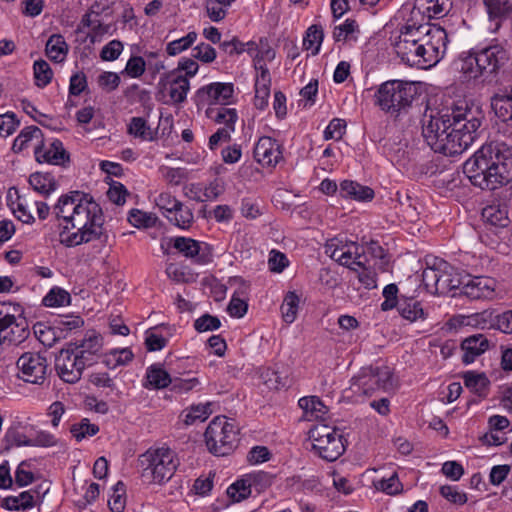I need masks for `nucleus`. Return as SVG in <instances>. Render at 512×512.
Here are the masks:
<instances>
[{"label": "nucleus", "instance_id": "obj_56", "mask_svg": "<svg viewBox=\"0 0 512 512\" xmlns=\"http://www.w3.org/2000/svg\"><path fill=\"white\" fill-rule=\"evenodd\" d=\"M33 69L37 86L44 87L51 82L53 72L45 60L35 61Z\"/></svg>", "mask_w": 512, "mask_h": 512}, {"label": "nucleus", "instance_id": "obj_1", "mask_svg": "<svg viewBox=\"0 0 512 512\" xmlns=\"http://www.w3.org/2000/svg\"><path fill=\"white\" fill-rule=\"evenodd\" d=\"M53 213L62 221L59 240L66 247L91 242L103 234L104 216L101 207L78 191L62 195L53 207Z\"/></svg>", "mask_w": 512, "mask_h": 512}, {"label": "nucleus", "instance_id": "obj_35", "mask_svg": "<svg viewBox=\"0 0 512 512\" xmlns=\"http://www.w3.org/2000/svg\"><path fill=\"white\" fill-rule=\"evenodd\" d=\"M68 50V44L60 34H53L47 40L45 47L46 55L56 63H61L65 60Z\"/></svg>", "mask_w": 512, "mask_h": 512}, {"label": "nucleus", "instance_id": "obj_4", "mask_svg": "<svg viewBox=\"0 0 512 512\" xmlns=\"http://www.w3.org/2000/svg\"><path fill=\"white\" fill-rule=\"evenodd\" d=\"M418 89L415 83L403 80H389L382 83L375 92V104L379 108L392 115L398 116L407 111Z\"/></svg>", "mask_w": 512, "mask_h": 512}, {"label": "nucleus", "instance_id": "obj_11", "mask_svg": "<svg viewBox=\"0 0 512 512\" xmlns=\"http://www.w3.org/2000/svg\"><path fill=\"white\" fill-rule=\"evenodd\" d=\"M451 123V107L442 111L431 110L430 113L424 114L422 135L435 152L439 149L441 142L445 140V136L451 128Z\"/></svg>", "mask_w": 512, "mask_h": 512}, {"label": "nucleus", "instance_id": "obj_43", "mask_svg": "<svg viewBox=\"0 0 512 512\" xmlns=\"http://www.w3.org/2000/svg\"><path fill=\"white\" fill-rule=\"evenodd\" d=\"M359 25L353 19H347L343 24L334 28L333 39L336 42L353 41L358 39Z\"/></svg>", "mask_w": 512, "mask_h": 512}, {"label": "nucleus", "instance_id": "obj_58", "mask_svg": "<svg viewBox=\"0 0 512 512\" xmlns=\"http://www.w3.org/2000/svg\"><path fill=\"white\" fill-rule=\"evenodd\" d=\"M125 504V486L122 482H118L113 488V494L108 500V505L112 512H123Z\"/></svg>", "mask_w": 512, "mask_h": 512}, {"label": "nucleus", "instance_id": "obj_26", "mask_svg": "<svg viewBox=\"0 0 512 512\" xmlns=\"http://www.w3.org/2000/svg\"><path fill=\"white\" fill-rule=\"evenodd\" d=\"M439 269L441 271L439 294H446L451 290L460 289L465 283L466 278L461 277L456 270L446 261L439 260Z\"/></svg>", "mask_w": 512, "mask_h": 512}, {"label": "nucleus", "instance_id": "obj_25", "mask_svg": "<svg viewBox=\"0 0 512 512\" xmlns=\"http://www.w3.org/2000/svg\"><path fill=\"white\" fill-rule=\"evenodd\" d=\"M477 324L482 328H496L504 333H512V310L497 315L484 311L477 315Z\"/></svg>", "mask_w": 512, "mask_h": 512}, {"label": "nucleus", "instance_id": "obj_59", "mask_svg": "<svg viewBox=\"0 0 512 512\" xmlns=\"http://www.w3.org/2000/svg\"><path fill=\"white\" fill-rule=\"evenodd\" d=\"M464 383L471 391L481 394L488 385V379L484 374L467 372L464 374Z\"/></svg>", "mask_w": 512, "mask_h": 512}, {"label": "nucleus", "instance_id": "obj_13", "mask_svg": "<svg viewBox=\"0 0 512 512\" xmlns=\"http://www.w3.org/2000/svg\"><path fill=\"white\" fill-rule=\"evenodd\" d=\"M325 253L340 265L353 271H357V266L363 265L362 254L364 249L352 241L347 242L338 238L330 239L325 245Z\"/></svg>", "mask_w": 512, "mask_h": 512}, {"label": "nucleus", "instance_id": "obj_34", "mask_svg": "<svg viewBox=\"0 0 512 512\" xmlns=\"http://www.w3.org/2000/svg\"><path fill=\"white\" fill-rule=\"evenodd\" d=\"M438 258H433L432 261L427 260V267L422 272V281L425 288L432 294H439L441 271L439 269Z\"/></svg>", "mask_w": 512, "mask_h": 512}, {"label": "nucleus", "instance_id": "obj_12", "mask_svg": "<svg viewBox=\"0 0 512 512\" xmlns=\"http://www.w3.org/2000/svg\"><path fill=\"white\" fill-rule=\"evenodd\" d=\"M396 54L403 62L418 67L420 63V24L405 25L393 43Z\"/></svg>", "mask_w": 512, "mask_h": 512}, {"label": "nucleus", "instance_id": "obj_17", "mask_svg": "<svg viewBox=\"0 0 512 512\" xmlns=\"http://www.w3.org/2000/svg\"><path fill=\"white\" fill-rule=\"evenodd\" d=\"M30 336L27 319L0 318V353L9 346H18Z\"/></svg>", "mask_w": 512, "mask_h": 512}, {"label": "nucleus", "instance_id": "obj_62", "mask_svg": "<svg viewBox=\"0 0 512 512\" xmlns=\"http://www.w3.org/2000/svg\"><path fill=\"white\" fill-rule=\"evenodd\" d=\"M440 494L454 504L463 505L467 502V495L456 486L444 485L440 488Z\"/></svg>", "mask_w": 512, "mask_h": 512}, {"label": "nucleus", "instance_id": "obj_49", "mask_svg": "<svg viewBox=\"0 0 512 512\" xmlns=\"http://www.w3.org/2000/svg\"><path fill=\"white\" fill-rule=\"evenodd\" d=\"M490 18H502L512 14V2L510 0H484Z\"/></svg>", "mask_w": 512, "mask_h": 512}, {"label": "nucleus", "instance_id": "obj_3", "mask_svg": "<svg viewBox=\"0 0 512 512\" xmlns=\"http://www.w3.org/2000/svg\"><path fill=\"white\" fill-rule=\"evenodd\" d=\"M451 128L436 153L446 156L462 154L471 146L478 135V129L484 119L480 106L466 100L456 101L451 106Z\"/></svg>", "mask_w": 512, "mask_h": 512}, {"label": "nucleus", "instance_id": "obj_2", "mask_svg": "<svg viewBox=\"0 0 512 512\" xmlns=\"http://www.w3.org/2000/svg\"><path fill=\"white\" fill-rule=\"evenodd\" d=\"M503 145H483L463 165L472 185L482 190H495L512 180V154Z\"/></svg>", "mask_w": 512, "mask_h": 512}, {"label": "nucleus", "instance_id": "obj_15", "mask_svg": "<svg viewBox=\"0 0 512 512\" xmlns=\"http://www.w3.org/2000/svg\"><path fill=\"white\" fill-rule=\"evenodd\" d=\"M234 86L232 83L215 82L197 90L195 102L198 107L214 105L227 106L232 102Z\"/></svg>", "mask_w": 512, "mask_h": 512}, {"label": "nucleus", "instance_id": "obj_51", "mask_svg": "<svg viewBox=\"0 0 512 512\" xmlns=\"http://www.w3.org/2000/svg\"><path fill=\"white\" fill-rule=\"evenodd\" d=\"M246 475L251 486V491L255 490L257 493H261L268 489L274 480L273 475L264 471L252 472Z\"/></svg>", "mask_w": 512, "mask_h": 512}, {"label": "nucleus", "instance_id": "obj_55", "mask_svg": "<svg viewBox=\"0 0 512 512\" xmlns=\"http://www.w3.org/2000/svg\"><path fill=\"white\" fill-rule=\"evenodd\" d=\"M173 246L185 257L191 258L198 255L200 249L198 241L186 237H176Z\"/></svg>", "mask_w": 512, "mask_h": 512}, {"label": "nucleus", "instance_id": "obj_14", "mask_svg": "<svg viewBox=\"0 0 512 512\" xmlns=\"http://www.w3.org/2000/svg\"><path fill=\"white\" fill-rule=\"evenodd\" d=\"M86 367L89 366L69 345L67 348L61 349L55 359L56 372L66 383L74 384L78 382Z\"/></svg>", "mask_w": 512, "mask_h": 512}, {"label": "nucleus", "instance_id": "obj_8", "mask_svg": "<svg viewBox=\"0 0 512 512\" xmlns=\"http://www.w3.org/2000/svg\"><path fill=\"white\" fill-rule=\"evenodd\" d=\"M448 35L439 25L420 24V63L418 68L435 66L445 55Z\"/></svg>", "mask_w": 512, "mask_h": 512}, {"label": "nucleus", "instance_id": "obj_42", "mask_svg": "<svg viewBox=\"0 0 512 512\" xmlns=\"http://www.w3.org/2000/svg\"><path fill=\"white\" fill-rule=\"evenodd\" d=\"M133 353L129 348L113 349L103 356V363L109 369L127 365L133 360Z\"/></svg>", "mask_w": 512, "mask_h": 512}, {"label": "nucleus", "instance_id": "obj_57", "mask_svg": "<svg viewBox=\"0 0 512 512\" xmlns=\"http://www.w3.org/2000/svg\"><path fill=\"white\" fill-rule=\"evenodd\" d=\"M99 431V427L91 424L88 419H82L81 422L71 426L70 432L77 441H81L86 436H94Z\"/></svg>", "mask_w": 512, "mask_h": 512}, {"label": "nucleus", "instance_id": "obj_36", "mask_svg": "<svg viewBox=\"0 0 512 512\" xmlns=\"http://www.w3.org/2000/svg\"><path fill=\"white\" fill-rule=\"evenodd\" d=\"M340 193L343 197H350L358 201H368L374 197V191L370 187L349 180L340 184Z\"/></svg>", "mask_w": 512, "mask_h": 512}, {"label": "nucleus", "instance_id": "obj_28", "mask_svg": "<svg viewBox=\"0 0 512 512\" xmlns=\"http://www.w3.org/2000/svg\"><path fill=\"white\" fill-rule=\"evenodd\" d=\"M298 403L304 411L306 420L325 421L327 419L328 407L318 397H303Z\"/></svg>", "mask_w": 512, "mask_h": 512}, {"label": "nucleus", "instance_id": "obj_63", "mask_svg": "<svg viewBox=\"0 0 512 512\" xmlns=\"http://www.w3.org/2000/svg\"><path fill=\"white\" fill-rule=\"evenodd\" d=\"M375 486L378 490H381L389 495H395L402 489V485L396 473H393L387 479H381L375 484Z\"/></svg>", "mask_w": 512, "mask_h": 512}, {"label": "nucleus", "instance_id": "obj_29", "mask_svg": "<svg viewBox=\"0 0 512 512\" xmlns=\"http://www.w3.org/2000/svg\"><path fill=\"white\" fill-rule=\"evenodd\" d=\"M454 66L467 80L476 79L483 75L476 53L464 52L460 54L454 62Z\"/></svg>", "mask_w": 512, "mask_h": 512}, {"label": "nucleus", "instance_id": "obj_37", "mask_svg": "<svg viewBox=\"0 0 512 512\" xmlns=\"http://www.w3.org/2000/svg\"><path fill=\"white\" fill-rule=\"evenodd\" d=\"M248 51L256 50L257 53L254 56V66L255 69L262 72L263 69H268L265 65V61H272L275 58V51L270 47L268 41L265 39H261L259 44H255L253 42L247 43Z\"/></svg>", "mask_w": 512, "mask_h": 512}, {"label": "nucleus", "instance_id": "obj_52", "mask_svg": "<svg viewBox=\"0 0 512 512\" xmlns=\"http://www.w3.org/2000/svg\"><path fill=\"white\" fill-rule=\"evenodd\" d=\"M129 134L144 141L153 140V134L147 122L142 117H133L128 126Z\"/></svg>", "mask_w": 512, "mask_h": 512}, {"label": "nucleus", "instance_id": "obj_39", "mask_svg": "<svg viewBox=\"0 0 512 512\" xmlns=\"http://www.w3.org/2000/svg\"><path fill=\"white\" fill-rule=\"evenodd\" d=\"M397 309L400 315L410 322H415L419 319L424 320L426 317L420 302L413 298L399 300Z\"/></svg>", "mask_w": 512, "mask_h": 512}, {"label": "nucleus", "instance_id": "obj_50", "mask_svg": "<svg viewBox=\"0 0 512 512\" xmlns=\"http://www.w3.org/2000/svg\"><path fill=\"white\" fill-rule=\"evenodd\" d=\"M198 34L195 31L189 32L186 36L173 40L166 45V53L169 56H176L189 49L197 40Z\"/></svg>", "mask_w": 512, "mask_h": 512}, {"label": "nucleus", "instance_id": "obj_54", "mask_svg": "<svg viewBox=\"0 0 512 512\" xmlns=\"http://www.w3.org/2000/svg\"><path fill=\"white\" fill-rule=\"evenodd\" d=\"M33 332L38 341L47 347H52L57 340L54 328L38 322L33 326Z\"/></svg>", "mask_w": 512, "mask_h": 512}, {"label": "nucleus", "instance_id": "obj_21", "mask_svg": "<svg viewBox=\"0 0 512 512\" xmlns=\"http://www.w3.org/2000/svg\"><path fill=\"white\" fill-rule=\"evenodd\" d=\"M450 6L451 0H414L411 14L415 19L418 16L428 20L440 18L447 14Z\"/></svg>", "mask_w": 512, "mask_h": 512}, {"label": "nucleus", "instance_id": "obj_7", "mask_svg": "<svg viewBox=\"0 0 512 512\" xmlns=\"http://www.w3.org/2000/svg\"><path fill=\"white\" fill-rule=\"evenodd\" d=\"M239 429L234 420L225 416L215 417L205 431V442L208 450L216 456L230 454L239 441Z\"/></svg>", "mask_w": 512, "mask_h": 512}, {"label": "nucleus", "instance_id": "obj_30", "mask_svg": "<svg viewBox=\"0 0 512 512\" xmlns=\"http://www.w3.org/2000/svg\"><path fill=\"white\" fill-rule=\"evenodd\" d=\"M491 107L499 119L512 121V87L495 94L491 99Z\"/></svg>", "mask_w": 512, "mask_h": 512}, {"label": "nucleus", "instance_id": "obj_40", "mask_svg": "<svg viewBox=\"0 0 512 512\" xmlns=\"http://www.w3.org/2000/svg\"><path fill=\"white\" fill-rule=\"evenodd\" d=\"M29 183L35 191L43 195H49L57 188V182L50 173H33L29 177Z\"/></svg>", "mask_w": 512, "mask_h": 512}, {"label": "nucleus", "instance_id": "obj_46", "mask_svg": "<svg viewBox=\"0 0 512 512\" xmlns=\"http://www.w3.org/2000/svg\"><path fill=\"white\" fill-rule=\"evenodd\" d=\"M226 492L227 496L233 502H241L242 500L248 498L251 495L252 491L249 481L247 479V475H244L243 477L237 479L234 483H232L227 488Z\"/></svg>", "mask_w": 512, "mask_h": 512}, {"label": "nucleus", "instance_id": "obj_48", "mask_svg": "<svg viewBox=\"0 0 512 512\" xmlns=\"http://www.w3.org/2000/svg\"><path fill=\"white\" fill-rule=\"evenodd\" d=\"M300 299L295 292H289L281 305L282 318L287 324L296 320Z\"/></svg>", "mask_w": 512, "mask_h": 512}, {"label": "nucleus", "instance_id": "obj_10", "mask_svg": "<svg viewBox=\"0 0 512 512\" xmlns=\"http://www.w3.org/2000/svg\"><path fill=\"white\" fill-rule=\"evenodd\" d=\"M16 368L17 377L26 383L43 386L47 382L48 360L40 352L22 353L16 361Z\"/></svg>", "mask_w": 512, "mask_h": 512}, {"label": "nucleus", "instance_id": "obj_41", "mask_svg": "<svg viewBox=\"0 0 512 512\" xmlns=\"http://www.w3.org/2000/svg\"><path fill=\"white\" fill-rule=\"evenodd\" d=\"M165 216L172 224L181 229L190 228L194 222L192 209L185 206L182 202H179V206L172 213L165 214Z\"/></svg>", "mask_w": 512, "mask_h": 512}, {"label": "nucleus", "instance_id": "obj_61", "mask_svg": "<svg viewBox=\"0 0 512 512\" xmlns=\"http://www.w3.org/2000/svg\"><path fill=\"white\" fill-rule=\"evenodd\" d=\"M346 123L344 120L339 118H334L330 121L329 125L326 127L324 131V139L325 140H340L345 134Z\"/></svg>", "mask_w": 512, "mask_h": 512}, {"label": "nucleus", "instance_id": "obj_19", "mask_svg": "<svg viewBox=\"0 0 512 512\" xmlns=\"http://www.w3.org/2000/svg\"><path fill=\"white\" fill-rule=\"evenodd\" d=\"M35 157L39 163H48L52 165H64L69 161V154L64 149L60 140L54 139L48 144L42 143L35 146Z\"/></svg>", "mask_w": 512, "mask_h": 512}, {"label": "nucleus", "instance_id": "obj_27", "mask_svg": "<svg viewBox=\"0 0 512 512\" xmlns=\"http://www.w3.org/2000/svg\"><path fill=\"white\" fill-rule=\"evenodd\" d=\"M165 88L173 103H182L190 89L189 79L181 73L173 72L169 75Z\"/></svg>", "mask_w": 512, "mask_h": 512}, {"label": "nucleus", "instance_id": "obj_16", "mask_svg": "<svg viewBox=\"0 0 512 512\" xmlns=\"http://www.w3.org/2000/svg\"><path fill=\"white\" fill-rule=\"evenodd\" d=\"M68 345L90 367L95 364L101 356L103 339L96 331L89 330L81 339H77Z\"/></svg>", "mask_w": 512, "mask_h": 512}, {"label": "nucleus", "instance_id": "obj_31", "mask_svg": "<svg viewBox=\"0 0 512 512\" xmlns=\"http://www.w3.org/2000/svg\"><path fill=\"white\" fill-rule=\"evenodd\" d=\"M271 78L269 69H263L257 74L255 81L254 105L257 109L263 110L268 106L270 96Z\"/></svg>", "mask_w": 512, "mask_h": 512}, {"label": "nucleus", "instance_id": "obj_47", "mask_svg": "<svg viewBox=\"0 0 512 512\" xmlns=\"http://www.w3.org/2000/svg\"><path fill=\"white\" fill-rule=\"evenodd\" d=\"M323 38L324 33L322 27L312 25L306 31V35L303 39V47L306 50H311L312 55H316L319 53Z\"/></svg>", "mask_w": 512, "mask_h": 512}, {"label": "nucleus", "instance_id": "obj_53", "mask_svg": "<svg viewBox=\"0 0 512 512\" xmlns=\"http://www.w3.org/2000/svg\"><path fill=\"white\" fill-rule=\"evenodd\" d=\"M70 294L59 287L52 288L43 298L42 303L46 307H60L70 303Z\"/></svg>", "mask_w": 512, "mask_h": 512}, {"label": "nucleus", "instance_id": "obj_18", "mask_svg": "<svg viewBox=\"0 0 512 512\" xmlns=\"http://www.w3.org/2000/svg\"><path fill=\"white\" fill-rule=\"evenodd\" d=\"M281 145L271 137L259 138L254 148V158L263 167H275L282 160Z\"/></svg>", "mask_w": 512, "mask_h": 512}, {"label": "nucleus", "instance_id": "obj_9", "mask_svg": "<svg viewBox=\"0 0 512 512\" xmlns=\"http://www.w3.org/2000/svg\"><path fill=\"white\" fill-rule=\"evenodd\" d=\"M313 449L324 460L335 461L345 451L342 434L325 423L315 425L309 431Z\"/></svg>", "mask_w": 512, "mask_h": 512}, {"label": "nucleus", "instance_id": "obj_32", "mask_svg": "<svg viewBox=\"0 0 512 512\" xmlns=\"http://www.w3.org/2000/svg\"><path fill=\"white\" fill-rule=\"evenodd\" d=\"M35 505V497L31 491H23L1 499L0 506L9 511L27 510Z\"/></svg>", "mask_w": 512, "mask_h": 512}, {"label": "nucleus", "instance_id": "obj_23", "mask_svg": "<svg viewBox=\"0 0 512 512\" xmlns=\"http://www.w3.org/2000/svg\"><path fill=\"white\" fill-rule=\"evenodd\" d=\"M489 348V341L483 334H475L465 338L461 344L463 351L462 361L465 364H470L475 359L487 351Z\"/></svg>", "mask_w": 512, "mask_h": 512}, {"label": "nucleus", "instance_id": "obj_60", "mask_svg": "<svg viewBox=\"0 0 512 512\" xmlns=\"http://www.w3.org/2000/svg\"><path fill=\"white\" fill-rule=\"evenodd\" d=\"M0 318L6 320H12L14 318L17 319V322L20 321V319H26L23 307L12 302L0 303Z\"/></svg>", "mask_w": 512, "mask_h": 512}, {"label": "nucleus", "instance_id": "obj_22", "mask_svg": "<svg viewBox=\"0 0 512 512\" xmlns=\"http://www.w3.org/2000/svg\"><path fill=\"white\" fill-rule=\"evenodd\" d=\"M482 73H493L507 60L506 50L499 46H489L476 53Z\"/></svg>", "mask_w": 512, "mask_h": 512}, {"label": "nucleus", "instance_id": "obj_45", "mask_svg": "<svg viewBox=\"0 0 512 512\" xmlns=\"http://www.w3.org/2000/svg\"><path fill=\"white\" fill-rule=\"evenodd\" d=\"M211 414V403H205L191 406L183 411L182 416L186 425H192L197 421H205Z\"/></svg>", "mask_w": 512, "mask_h": 512}, {"label": "nucleus", "instance_id": "obj_44", "mask_svg": "<svg viewBox=\"0 0 512 512\" xmlns=\"http://www.w3.org/2000/svg\"><path fill=\"white\" fill-rule=\"evenodd\" d=\"M147 385L145 387H152L155 389H162L172 384V379L167 371L159 366H151L147 369L146 373Z\"/></svg>", "mask_w": 512, "mask_h": 512}, {"label": "nucleus", "instance_id": "obj_20", "mask_svg": "<svg viewBox=\"0 0 512 512\" xmlns=\"http://www.w3.org/2000/svg\"><path fill=\"white\" fill-rule=\"evenodd\" d=\"M466 280L462 287V294L472 300L487 299L493 296L495 280L489 277L465 276Z\"/></svg>", "mask_w": 512, "mask_h": 512}, {"label": "nucleus", "instance_id": "obj_64", "mask_svg": "<svg viewBox=\"0 0 512 512\" xmlns=\"http://www.w3.org/2000/svg\"><path fill=\"white\" fill-rule=\"evenodd\" d=\"M289 265V260L282 252L272 250L269 254L268 266L272 272L281 273Z\"/></svg>", "mask_w": 512, "mask_h": 512}, {"label": "nucleus", "instance_id": "obj_38", "mask_svg": "<svg viewBox=\"0 0 512 512\" xmlns=\"http://www.w3.org/2000/svg\"><path fill=\"white\" fill-rule=\"evenodd\" d=\"M43 133L37 126L25 127L20 134L15 138L12 150L19 153L29 146L32 141L36 142V146L42 143Z\"/></svg>", "mask_w": 512, "mask_h": 512}, {"label": "nucleus", "instance_id": "obj_24", "mask_svg": "<svg viewBox=\"0 0 512 512\" xmlns=\"http://www.w3.org/2000/svg\"><path fill=\"white\" fill-rule=\"evenodd\" d=\"M482 218L485 223L499 228L507 227L511 222L508 205L501 202H493L484 207Z\"/></svg>", "mask_w": 512, "mask_h": 512}, {"label": "nucleus", "instance_id": "obj_6", "mask_svg": "<svg viewBox=\"0 0 512 512\" xmlns=\"http://www.w3.org/2000/svg\"><path fill=\"white\" fill-rule=\"evenodd\" d=\"M142 476L149 482L161 484L174 474L178 462L168 447L150 448L139 457Z\"/></svg>", "mask_w": 512, "mask_h": 512}, {"label": "nucleus", "instance_id": "obj_33", "mask_svg": "<svg viewBox=\"0 0 512 512\" xmlns=\"http://www.w3.org/2000/svg\"><path fill=\"white\" fill-rule=\"evenodd\" d=\"M206 115L208 118L213 120L217 124H223V128H231L232 131L235 130V123L238 119L237 111L234 108H229L226 106L222 107H208L206 109Z\"/></svg>", "mask_w": 512, "mask_h": 512}, {"label": "nucleus", "instance_id": "obj_5", "mask_svg": "<svg viewBox=\"0 0 512 512\" xmlns=\"http://www.w3.org/2000/svg\"><path fill=\"white\" fill-rule=\"evenodd\" d=\"M396 387L392 369L387 365L363 367L352 377L348 390L354 396H371L383 391L388 392Z\"/></svg>", "mask_w": 512, "mask_h": 512}]
</instances>
